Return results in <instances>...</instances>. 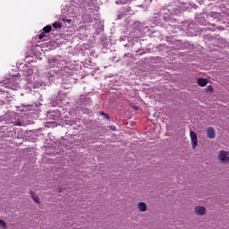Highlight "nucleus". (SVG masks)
Masks as SVG:
<instances>
[{"instance_id": "nucleus-4", "label": "nucleus", "mask_w": 229, "mask_h": 229, "mask_svg": "<svg viewBox=\"0 0 229 229\" xmlns=\"http://www.w3.org/2000/svg\"><path fill=\"white\" fill-rule=\"evenodd\" d=\"M206 135L208 139H215L216 138V130L213 127H208L206 130Z\"/></svg>"}, {"instance_id": "nucleus-1", "label": "nucleus", "mask_w": 229, "mask_h": 229, "mask_svg": "<svg viewBox=\"0 0 229 229\" xmlns=\"http://www.w3.org/2000/svg\"><path fill=\"white\" fill-rule=\"evenodd\" d=\"M217 159L220 161V164H229V151L220 150Z\"/></svg>"}, {"instance_id": "nucleus-18", "label": "nucleus", "mask_w": 229, "mask_h": 229, "mask_svg": "<svg viewBox=\"0 0 229 229\" xmlns=\"http://www.w3.org/2000/svg\"><path fill=\"white\" fill-rule=\"evenodd\" d=\"M66 21L71 22V20H68V19H67Z\"/></svg>"}, {"instance_id": "nucleus-5", "label": "nucleus", "mask_w": 229, "mask_h": 229, "mask_svg": "<svg viewBox=\"0 0 229 229\" xmlns=\"http://www.w3.org/2000/svg\"><path fill=\"white\" fill-rule=\"evenodd\" d=\"M194 212H195L196 216H205L206 208L203 207L198 206L194 208Z\"/></svg>"}, {"instance_id": "nucleus-2", "label": "nucleus", "mask_w": 229, "mask_h": 229, "mask_svg": "<svg viewBox=\"0 0 229 229\" xmlns=\"http://www.w3.org/2000/svg\"><path fill=\"white\" fill-rule=\"evenodd\" d=\"M191 148L192 149H195L198 146V136L197 133H195L194 131H191Z\"/></svg>"}, {"instance_id": "nucleus-15", "label": "nucleus", "mask_w": 229, "mask_h": 229, "mask_svg": "<svg viewBox=\"0 0 229 229\" xmlns=\"http://www.w3.org/2000/svg\"><path fill=\"white\" fill-rule=\"evenodd\" d=\"M101 114H102V115H105V117L107 118V119L109 118V117H108V114H105L104 112H101Z\"/></svg>"}, {"instance_id": "nucleus-8", "label": "nucleus", "mask_w": 229, "mask_h": 229, "mask_svg": "<svg viewBox=\"0 0 229 229\" xmlns=\"http://www.w3.org/2000/svg\"><path fill=\"white\" fill-rule=\"evenodd\" d=\"M30 194L31 195V198L33 201H35L37 204H39V198L34 191H30Z\"/></svg>"}, {"instance_id": "nucleus-6", "label": "nucleus", "mask_w": 229, "mask_h": 229, "mask_svg": "<svg viewBox=\"0 0 229 229\" xmlns=\"http://www.w3.org/2000/svg\"><path fill=\"white\" fill-rule=\"evenodd\" d=\"M138 210H140V212H146L148 210L146 202H139Z\"/></svg>"}, {"instance_id": "nucleus-11", "label": "nucleus", "mask_w": 229, "mask_h": 229, "mask_svg": "<svg viewBox=\"0 0 229 229\" xmlns=\"http://www.w3.org/2000/svg\"><path fill=\"white\" fill-rule=\"evenodd\" d=\"M84 21H86V22H88V23L93 22L92 15L89 14V16H88V18L85 16Z\"/></svg>"}, {"instance_id": "nucleus-12", "label": "nucleus", "mask_w": 229, "mask_h": 229, "mask_svg": "<svg viewBox=\"0 0 229 229\" xmlns=\"http://www.w3.org/2000/svg\"><path fill=\"white\" fill-rule=\"evenodd\" d=\"M0 226L3 229H6V223L4 221H3L2 219H0Z\"/></svg>"}, {"instance_id": "nucleus-10", "label": "nucleus", "mask_w": 229, "mask_h": 229, "mask_svg": "<svg viewBox=\"0 0 229 229\" xmlns=\"http://www.w3.org/2000/svg\"><path fill=\"white\" fill-rule=\"evenodd\" d=\"M52 31V26L47 25L46 27L43 28V32L44 33H49Z\"/></svg>"}, {"instance_id": "nucleus-14", "label": "nucleus", "mask_w": 229, "mask_h": 229, "mask_svg": "<svg viewBox=\"0 0 229 229\" xmlns=\"http://www.w3.org/2000/svg\"><path fill=\"white\" fill-rule=\"evenodd\" d=\"M207 89H208V92H213L212 86H208Z\"/></svg>"}, {"instance_id": "nucleus-17", "label": "nucleus", "mask_w": 229, "mask_h": 229, "mask_svg": "<svg viewBox=\"0 0 229 229\" xmlns=\"http://www.w3.org/2000/svg\"><path fill=\"white\" fill-rule=\"evenodd\" d=\"M16 79H18V77H13V81H16Z\"/></svg>"}, {"instance_id": "nucleus-16", "label": "nucleus", "mask_w": 229, "mask_h": 229, "mask_svg": "<svg viewBox=\"0 0 229 229\" xmlns=\"http://www.w3.org/2000/svg\"><path fill=\"white\" fill-rule=\"evenodd\" d=\"M57 192H58V193H62V192H63V188H58Z\"/></svg>"}, {"instance_id": "nucleus-9", "label": "nucleus", "mask_w": 229, "mask_h": 229, "mask_svg": "<svg viewBox=\"0 0 229 229\" xmlns=\"http://www.w3.org/2000/svg\"><path fill=\"white\" fill-rule=\"evenodd\" d=\"M53 27L55 28V29H58V30H61L62 28H63V24H61V22H59V21H55L54 23H53Z\"/></svg>"}, {"instance_id": "nucleus-7", "label": "nucleus", "mask_w": 229, "mask_h": 229, "mask_svg": "<svg viewBox=\"0 0 229 229\" xmlns=\"http://www.w3.org/2000/svg\"><path fill=\"white\" fill-rule=\"evenodd\" d=\"M208 83V81H207V79L199 78V79L198 80V85H199V87H206Z\"/></svg>"}, {"instance_id": "nucleus-3", "label": "nucleus", "mask_w": 229, "mask_h": 229, "mask_svg": "<svg viewBox=\"0 0 229 229\" xmlns=\"http://www.w3.org/2000/svg\"><path fill=\"white\" fill-rule=\"evenodd\" d=\"M4 88L9 89H20V85L18 82H9V83H4Z\"/></svg>"}, {"instance_id": "nucleus-13", "label": "nucleus", "mask_w": 229, "mask_h": 229, "mask_svg": "<svg viewBox=\"0 0 229 229\" xmlns=\"http://www.w3.org/2000/svg\"><path fill=\"white\" fill-rule=\"evenodd\" d=\"M46 37L45 32H42L39 34L38 38L39 40H43V38Z\"/></svg>"}]
</instances>
